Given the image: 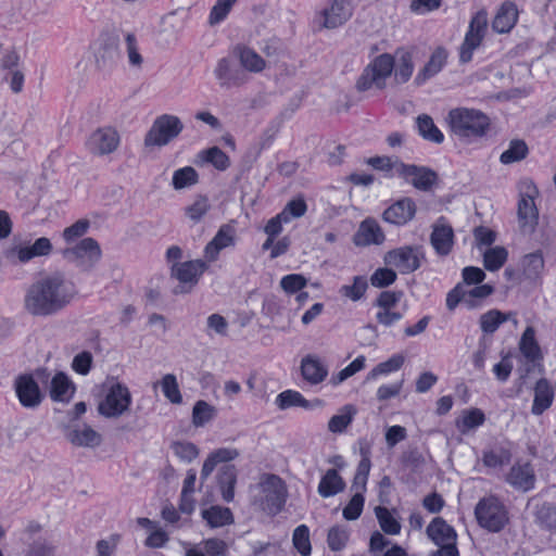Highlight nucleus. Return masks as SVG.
I'll list each match as a JSON object with an SVG mask.
<instances>
[{"instance_id": "49530a36", "label": "nucleus", "mask_w": 556, "mask_h": 556, "mask_svg": "<svg viewBox=\"0 0 556 556\" xmlns=\"http://www.w3.org/2000/svg\"><path fill=\"white\" fill-rule=\"evenodd\" d=\"M124 39L129 65L134 68H141L143 64V56L140 53L136 35L128 31L125 34Z\"/></svg>"}, {"instance_id": "37998d69", "label": "nucleus", "mask_w": 556, "mask_h": 556, "mask_svg": "<svg viewBox=\"0 0 556 556\" xmlns=\"http://www.w3.org/2000/svg\"><path fill=\"white\" fill-rule=\"evenodd\" d=\"M405 362V357L402 354H394L389 359L379 363L375 366L368 374L366 379L368 381L376 380L378 377L382 375H388L390 372L399 370Z\"/></svg>"}, {"instance_id": "7ed1b4c3", "label": "nucleus", "mask_w": 556, "mask_h": 556, "mask_svg": "<svg viewBox=\"0 0 556 556\" xmlns=\"http://www.w3.org/2000/svg\"><path fill=\"white\" fill-rule=\"evenodd\" d=\"M445 121L452 132L460 138L481 137L489 128L485 114L475 109L456 108L448 112Z\"/></svg>"}, {"instance_id": "ea45409f", "label": "nucleus", "mask_w": 556, "mask_h": 556, "mask_svg": "<svg viewBox=\"0 0 556 556\" xmlns=\"http://www.w3.org/2000/svg\"><path fill=\"white\" fill-rule=\"evenodd\" d=\"M357 409L354 405H344L337 415H333L328 421V430L332 433L343 432L352 422Z\"/></svg>"}, {"instance_id": "f3484780", "label": "nucleus", "mask_w": 556, "mask_h": 556, "mask_svg": "<svg viewBox=\"0 0 556 556\" xmlns=\"http://www.w3.org/2000/svg\"><path fill=\"white\" fill-rule=\"evenodd\" d=\"M52 251L51 241L41 237L37 239L31 245H15L5 252L8 260L18 263H27L35 257L47 256Z\"/></svg>"}, {"instance_id": "de8ad7c7", "label": "nucleus", "mask_w": 556, "mask_h": 556, "mask_svg": "<svg viewBox=\"0 0 556 556\" xmlns=\"http://www.w3.org/2000/svg\"><path fill=\"white\" fill-rule=\"evenodd\" d=\"M216 415V408L205 401H198L192 409V424L202 427L211 421Z\"/></svg>"}, {"instance_id": "864d4df0", "label": "nucleus", "mask_w": 556, "mask_h": 556, "mask_svg": "<svg viewBox=\"0 0 556 556\" xmlns=\"http://www.w3.org/2000/svg\"><path fill=\"white\" fill-rule=\"evenodd\" d=\"M366 358L365 356L361 355L356 357L351 364H349L346 367L341 369L338 374L333 375L330 379V382L333 386H339L350 377L354 376L355 374L359 372L365 368Z\"/></svg>"}, {"instance_id": "9d476101", "label": "nucleus", "mask_w": 556, "mask_h": 556, "mask_svg": "<svg viewBox=\"0 0 556 556\" xmlns=\"http://www.w3.org/2000/svg\"><path fill=\"white\" fill-rule=\"evenodd\" d=\"M121 143V136L112 126L99 127L91 132L86 146L88 151L96 156H104L114 153Z\"/></svg>"}, {"instance_id": "79ce46f5", "label": "nucleus", "mask_w": 556, "mask_h": 556, "mask_svg": "<svg viewBox=\"0 0 556 556\" xmlns=\"http://www.w3.org/2000/svg\"><path fill=\"white\" fill-rule=\"evenodd\" d=\"M418 131L420 136L429 141L441 143L444 140V136L441 130L434 125L433 119L427 115L421 114L416 119Z\"/></svg>"}, {"instance_id": "052dcab7", "label": "nucleus", "mask_w": 556, "mask_h": 556, "mask_svg": "<svg viewBox=\"0 0 556 556\" xmlns=\"http://www.w3.org/2000/svg\"><path fill=\"white\" fill-rule=\"evenodd\" d=\"M366 289L367 280L364 277L356 276L351 286L341 287L340 293L352 301H358L364 295Z\"/></svg>"}, {"instance_id": "2eb2a0df", "label": "nucleus", "mask_w": 556, "mask_h": 556, "mask_svg": "<svg viewBox=\"0 0 556 556\" xmlns=\"http://www.w3.org/2000/svg\"><path fill=\"white\" fill-rule=\"evenodd\" d=\"M237 242V229L235 222L231 220L222 225L215 236L204 248L203 256L208 263L218 260L219 253L224 249L232 248Z\"/></svg>"}, {"instance_id": "c9c22d12", "label": "nucleus", "mask_w": 556, "mask_h": 556, "mask_svg": "<svg viewBox=\"0 0 556 556\" xmlns=\"http://www.w3.org/2000/svg\"><path fill=\"white\" fill-rule=\"evenodd\" d=\"M553 401V391L548 384V382L544 379H541L536 382L534 389V400L532 405V414L541 415L544 410H546Z\"/></svg>"}, {"instance_id": "20e7f679", "label": "nucleus", "mask_w": 556, "mask_h": 556, "mask_svg": "<svg viewBox=\"0 0 556 556\" xmlns=\"http://www.w3.org/2000/svg\"><path fill=\"white\" fill-rule=\"evenodd\" d=\"M394 70V56L382 53L374 58L364 68L356 81L358 91L371 89L382 90L387 86V79L391 77Z\"/></svg>"}, {"instance_id": "603ef678", "label": "nucleus", "mask_w": 556, "mask_h": 556, "mask_svg": "<svg viewBox=\"0 0 556 556\" xmlns=\"http://www.w3.org/2000/svg\"><path fill=\"white\" fill-rule=\"evenodd\" d=\"M292 543L302 556H309L312 552L309 530L305 525L296 527L293 531Z\"/></svg>"}, {"instance_id": "69168bd1", "label": "nucleus", "mask_w": 556, "mask_h": 556, "mask_svg": "<svg viewBox=\"0 0 556 556\" xmlns=\"http://www.w3.org/2000/svg\"><path fill=\"white\" fill-rule=\"evenodd\" d=\"M202 547L207 556H227L229 551L228 543L219 538L204 540Z\"/></svg>"}, {"instance_id": "6ab92c4d", "label": "nucleus", "mask_w": 556, "mask_h": 556, "mask_svg": "<svg viewBox=\"0 0 556 556\" xmlns=\"http://www.w3.org/2000/svg\"><path fill=\"white\" fill-rule=\"evenodd\" d=\"M538 194L535 186L527 185V192L522 194L518 204V216L521 228L525 231H532L538 223V210L534 203V197Z\"/></svg>"}, {"instance_id": "2f4dec72", "label": "nucleus", "mask_w": 556, "mask_h": 556, "mask_svg": "<svg viewBox=\"0 0 556 556\" xmlns=\"http://www.w3.org/2000/svg\"><path fill=\"white\" fill-rule=\"evenodd\" d=\"M454 232L446 224H437L431 233V244L440 255H447L453 247Z\"/></svg>"}, {"instance_id": "c756f323", "label": "nucleus", "mask_w": 556, "mask_h": 556, "mask_svg": "<svg viewBox=\"0 0 556 556\" xmlns=\"http://www.w3.org/2000/svg\"><path fill=\"white\" fill-rule=\"evenodd\" d=\"M394 56V81L396 84L407 83L414 72L413 54L408 50L397 49Z\"/></svg>"}, {"instance_id": "0eeeda50", "label": "nucleus", "mask_w": 556, "mask_h": 556, "mask_svg": "<svg viewBox=\"0 0 556 556\" xmlns=\"http://www.w3.org/2000/svg\"><path fill=\"white\" fill-rule=\"evenodd\" d=\"M475 516L480 527L491 531H501L508 522L505 506L495 496H486L478 502Z\"/></svg>"}, {"instance_id": "680f3d73", "label": "nucleus", "mask_w": 556, "mask_h": 556, "mask_svg": "<svg viewBox=\"0 0 556 556\" xmlns=\"http://www.w3.org/2000/svg\"><path fill=\"white\" fill-rule=\"evenodd\" d=\"M307 285L303 275L290 274L281 278L280 287L288 294H294L301 291Z\"/></svg>"}, {"instance_id": "72a5a7b5", "label": "nucleus", "mask_w": 556, "mask_h": 556, "mask_svg": "<svg viewBox=\"0 0 556 556\" xmlns=\"http://www.w3.org/2000/svg\"><path fill=\"white\" fill-rule=\"evenodd\" d=\"M198 165L212 164L218 170H226L230 166V159L218 147L202 150L197 155Z\"/></svg>"}, {"instance_id": "f8f14e48", "label": "nucleus", "mask_w": 556, "mask_h": 556, "mask_svg": "<svg viewBox=\"0 0 556 556\" xmlns=\"http://www.w3.org/2000/svg\"><path fill=\"white\" fill-rule=\"evenodd\" d=\"M119 37L115 33H102L96 43L93 56L94 65L103 71L112 67L118 56Z\"/></svg>"}, {"instance_id": "f704fd0d", "label": "nucleus", "mask_w": 556, "mask_h": 556, "mask_svg": "<svg viewBox=\"0 0 556 556\" xmlns=\"http://www.w3.org/2000/svg\"><path fill=\"white\" fill-rule=\"evenodd\" d=\"M201 515L211 528H220L232 525L235 521L232 511L218 505L203 509Z\"/></svg>"}, {"instance_id": "5701e85b", "label": "nucleus", "mask_w": 556, "mask_h": 556, "mask_svg": "<svg viewBox=\"0 0 556 556\" xmlns=\"http://www.w3.org/2000/svg\"><path fill=\"white\" fill-rule=\"evenodd\" d=\"M447 56L448 53L445 48L437 47L432 51L428 62L418 71L415 77V83L417 85H422L427 80L439 74L445 66L447 62Z\"/></svg>"}, {"instance_id": "473e14b6", "label": "nucleus", "mask_w": 556, "mask_h": 556, "mask_svg": "<svg viewBox=\"0 0 556 556\" xmlns=\"http://www.w3.org/2000/svg\"><path fill=\"white\" fill-rule=\"evenodd\" d=\"M239 452L236 448L222 447L212 452L203 463L201 470V479L205 480L214 471L219 463H226L236 459Z\"/></svg>"}, {"instance_id": "c03bdc74", "label": "nucleus", "mask_w": 556, "mask_h": 556, "mask_svg": "<svg viewBox=\"0 0 556 556\" xmlns=\"http://www.w3.org/2000/svg\"><path fill=\"white\" fill-rule=\"evenodd\" d=\"M513 314H504L497 309H491L480 316V327L484 333H493L500 325L509 320Z\"/></svg>"}, {"instance_id": "e433bc0d", "label": "nucleus", "mask_w": 556, "mask_h": 556, "mask_svg": "<svg viewBox=\"0 0 556 556\" xmlns=\"http://www.w3.org/2000/svg\"><path fill=\"white\" fill-rule=\"evenodd\" d=\"M345 486L344 481L336 469H329L321 478L318 485V493L323 497H329L343 491Z\"/></svg>"}, {"instance_id": "cd10ccee", "label": "nucleus", "mask_w": 556, "mask_h": 556, "mask_svg": "<svg viewBox=\"0 0 556 556\" xmlns=\"http://www.w3.org/2000/svg\"><path fill=\"white\" fill-rule=\"evenodd\" d=\"M518 348L522 356L528 363H531L533 367L540 366L543 359V353L535 339V330L529 326L523 331Z\"/></svg>"}, {"instance_id": "412c9836", "label": "nucleus", "mask_w": 556, "mask_h": 556, "mask_svg": "<svg viewBox=\"0 0 556 556\" xmlns=\"http://www.w3.org/2000/svg\"><path fill=\"white\" fill-rule=\"evenodd\" d=\"M15 391L21 404L25 407H36L41 402V393L37 382L29 375H22L15 380Z\"/></svg>"}, {"instance_id": "0e129e2a", "label": "nucleus", "mask_w": 556, "mask_h": 556, "mask_svg": "<svg viewBox=\"0 0 556 556\" xmlns=\"http://www.w3.org/2000/svg\"><path fill=\"white\" fill-rule=\"evenodd\" d=\"M349 533L342 527H332L328 532L327 542L332 551H341L348 543Z\"/></svg>"}, {"instance_id": "4be33fe9", "label": "nucleus", "mask_w": 556, "mask_h": 556, "mask_svg": "<svg viewBox=\"0 0 556 556\" xmlns=\"http://www.w3.org/2000/svg\"><path fill=\"white\" fill-rule=\"evenodd\" d=\"M519 10L515 2L505 1L498 8L492 21V28L498 34L509 33L516 25Z\"/></svg>"}, {"instance_id": "aec40b11", "label": "nucleus", "mask_w": 556, "mask_h": 556, "mask_svg": "<svg viewBox=\"0 0 556 556\" xmlns=\"http://www.w3.org/2000/svg\"><path fill=\"white\" fill-rule=\"evenodd\" d=\"M397 172L405 180L420 190H429L438 179L435 172L426 167H417L415 165L401 164L397 167Z\"/></svg>"}, {"instance_id": "4d7b16f0", "label": "nucleus", "mask_w": 556, "mask_h": 556, "mask_svg": "<svg viewBox=\"0 0 556 556\" xmlns=\"http://www.w3.org/2000/svg\"><path fill=\"white\" fill-rule=\"evenodd\" d=\"M484 422V414L479 408L465 410L462 418L456 422L463 432L476 428Z\"/></svg>"}, {"instance_id": "ddd939ff", "label": "nucleus", "mask_w": 556, "mask_h": 556, "mask_svg": "<svg viewBox=\"0 0 556 556\" xmlns=\"http://www.w3.org/2000/svg\"><path fill=\"white\" fill-rule=\"evenodd\" d=\"M213 73L219 87L226 90L241 87L250 79L248 75L243 74L240 66L238 67L235 64V59L228 56L222 58L217 61Z\"/></svg>"}, {"instance_id": "393cba45", "label": "nucleus", "mask_w": 556, "mask_h": 556, "mask_svg": "<svg viewBox=\"0 0 556 556\" xmlns=\"http://www.w3.org/2000/svg\"><path fill=\"white\" fill-rule=\"evenodd\" d=\"M506 480L514 488L527 492L534 486V469L529 463H517L510 468Z\"/></svg>"}, {"instance_id": "4468645a", "label": "nucleus", "mask_w": 556, "mask_h": 556, "mask_svg": "<svg viewBox=\"0 0 556 556\" xmlns=\"http://www.w3.org/2000/svg\"><path fill=\"white\" fill-rule=\"evenodd\" d=\"M352 16V5L349 0H332L315 17L320 28L333 29L343 25Z\"/></svg>"}, {"instance_id": "dca6fc26", "label": "nucleus", "mask_w": 556, "mask_h": 556, "mask_svg": "<svg viewBox=\"0 0 556 556\" xmlns=\"http://www.w3.org/2000/svg\"><path fill=\"white\" fill-rule=\"evenodd\" d=\"M231 55L243 74L248 76L249 74H261L268 67L267 61L261 54L243 43L236 45L231 50Z\"/></svg>"}, {"instance_id": "b1692460", "label": "nucleus", "mask_w": 556, "mask_h": 556, "mask_svg": "<svg viewBox=\"0 0 556 556\" xmlns=\"http://www.w3.org/2000/svg\"><path fill=\"white\" fill-rule=\"evenodd\" d=\"M427 536L438 546L455 544L456 532L443 518L435 517L426 529Z\"/></svg>"}, {"instance_id": "4c0bfd02", "label": "nucleus", "mask_w": 556, "mask_h": 556, "mask_svg": "<svg viewBox=\"0 0 556 556\" xmlns=\"http://www.w3.org/2000/svg\"><path fill=\"white\" fill-rule=\"evenodd\" d=\"M73 393L74 386L65 374L59 372L52 378L50 395L54 401L66 402Z\"/></svg>"}, {"instance_id": "58836bf2", "label": "nucleus", "mask_w": 556, "mask_h": 556, "mask_svg": "<svg viewBox=\"0 0 556 556\" xmlns=\"http://www.w3.org/2000/svg\"><path fill=\"white\" fill-rule=\"evenodd\" d=\"M237 483V471L233 466H225L218 475V485L222 497L225 502H232L235 498V486Z\"/></svg>"}, {"instance_id": "423d86ee", "label": "nucleus", "mask_w": 556, "mask_h": 556, "mask_svg": "<svg viewBox=\"0 0 556 556\" xmlns=\"http://www.w3.org/2000/svg\"><path fill=\"white\" fill-rule=\"evenodd\" d=\"M184 130L182 121L173 114L157 116L144 136L146 148H163L179 137Z\"/></svg>"}, {"instance_id": "e2e57ef3", "label": "nucleus", "mask_w": 556, "mask_h": 556, "mask_svg": "<svg viewBox=\"0 0 556 556\" xmlns=\"http://www.w3.org/2000/svg\"><path fill=\"white\" fill-rule=\"evenodd\" d=\"M307 210L304 199H293L287 203L280 214L285 217V223H289L292 218L302 217Z\"/></svg>"}, {"instance_id": "3c124183", "label": "nucleus", "mask_w": 556, "mask_h": 556, "mask_svg": "<svg viewBox=\"0 0 556 556\" xmlns=\"http://www.w3.org/2000/svg\"><path fill=\"white\" fill-rule=\"evenodd\" d=\"M211 210L210 201L206 197L199 195L195 200L185 208L187 217L193 222L199 223Z\"/></svg>"}, {"instance_id": "09e8293b", "label": "nucleus", "mask_w": 556, "mask_h": 556, "mask_svg": "<svg viewBox=\"0 0 556 556\" xmlns=\"http://www.w3.org/2000/svg\"><path fill=\"white\" fill-rule=\"evenodd\" d=\"M528 154V147L522 140H513L507 150L500 157L503 164H511L523 160Z\"/></svg>"}, {"instance_id": "a878e982", "label": "nucleus", "mask_w": 556, "mask_h": 556, "mask_svg": "<svg viewBox=\"0 0 556 556\" xmlns=\"http://www.w3.org/2000/svg\"><path fill=\"white\" fill-rule=\"evenodd\" d=\"M416 205L410 199H402L389 206L383 213V219L390 224L404 225L413 219Z\"/></svg>"}, {"instance_id": "f03ea898", "label": "nucleus", "mask_w": 556, "mask_h": 556, "mask_svg": "<svg viewBox=\"0 0 556 556\" xmlns=\"http://www.w3.org/2000/svg\"><path fill=\"white\" fill-rule=\"evenodd\" d=\"M256 492L252 504L270 516H275L282 510L288 491L285 481L280 477L273 473L262 475L256 484Z\"/></svg>"}, {"instance_id": "39448f33", "label": "nucleus", "mask_w": 556, "mask_h": 556, "mask_svg": "<svg viewBox=\"0 0 556 556\" xmlns=\"http://www.w3.org/2000/svg\"><path fill=\"white\" fill-rule=\"evenodd\" d=\"M132 395L129 388L113 379L104 397L98 404V413L105 418H119L129 413Z\"/></svg>"}, {"instance_id": "13d9d810", "label": "nucleus", "mask_w": 556, "mask_h": 556, "mask_svg": "<svg viewBox=\"0 0 556 556\" xmlns=\"http://www.w3.org/2000/svg\"><path fill=\"white\" fill-rule=\"evenodd\" d=\"M276 404L280 409H287L292 406H307V401L301 393L292 390H287L278 394Z\"/></svg>"}, {"instance_id": "5fc2aeb1", "label": "nucleus", "mask_w": 556, "mask_h": 556, "mask_svg": "<svg viewBox=\"0 0 556 556\" xmlns=\"http://www.w3.org/2000/svg\"><path fill=\"white\" fill-rule=\"evenodd\" d=\"M198 173L191 166L177 169L173 175V186L175 189H184L198 182Z\"/></svg>"}, {"instance_id": "a19ab883", "label": "nucleus", "mask_w": 556, "mask_h": 556, "mask_svg": "<svg viewBox=\"0 0 556 556\" xmlns=\"http://www.w3.org/2000/svg\"><path fill=\"white\" fill-rule=\"evenodd\" d=\"M161 387L163 395L172 403L179 405L182 403V395L179 389L177 378L173 374L164 375L160 381L153 384V388Z\"/></svg>"}, {"instance_id": "774afa93", "label": "nucleus", "mask_w": 556, "mask_h": 556, "mask_svg": "<svg viewBox=\"0 0 556 556\" xmlns=\"http://www.w3.org/2000/svg\"><path fill=\"white\" fill-rule=\"evenodd\" d=\"M89 226H90L89 220L79 219L63 230V233H62L63 239L66 242H73L76 239L86 235L89 229Z\"/></svg>"}, {"instance_id": "6e6d98bb", "label": "nucleus", "mask_w": 556, "mask_h": 556, "mask_svg": "<svg viewBox=\"0 0 556 556\" xmlns=\"http://www.w3.org/2000/svg\"><path fill=\"white\" fill-rule=\"evenodd\" d=\"M174 454L185 463H191L199 456V448L191 442L175 441L170 444Z\"/></svg>"}, {"instance_id": "6e6552de", "label": "nucleus", "mask_w": 556, "mask_h": 556, "mask_svg": "<svg viewBox=\"0 0 556 556\" xmlns=\"http://www.w3.org/2000/svg\"><path fill=\"white\" fill-rule=\"evenodd\" d=\"M63 256L79 268L90 270L100 262L102 250L93 238H84L75 245L66 248Z\"/></svg>"}, {"instance_id": "1a4fd4ad", "label": "nucleus", "mask_w": 556, "mask_h": 556, "mask_svg": "<svg viewBox=\"0 0 556 556\" xmlns=\"http://www.w3.org/2000/svg\"><path fill=\"white\" fill-rule=\"evenodd\" d=\"M206 260H194L187 262H177L172 265V276L179 281V286L176 288V293H188L199 282L200 277L207 269Z\"/></svg>"}, {"instance_id": "a18cd8bd", "label": "nucleus", "mask_w": 556, "mask_h": 556, "mask_svg": "<svg viewBox=\"0 0 556 556\" xmlns=\"http://www.w3.org/2000/svg\"><path fill=\"white\" fill-rule=\"evenodd\" d=\"M508 257V252L504 247H494L483 253V265L489 271H496L503 267Z\"/></svg>"}, {"instance_id": "bf43d9fd", "label": "nucleus", "mask_w": 556, "mask_h": 556, "mask_svg": "<svg viewBox=\"0 0 556 556\" xmlns=\"http://www.w3.org/2000/svg\"><path fill=\"white\" fill-rule=\"evenodd\" d=\"M236 2L237 0H217L210 12V25H216L224 21Z\"/></svg>"}, {"instance_id": "bb28decb", "label": "nucleus", "mask_w": 556, "mask_h": 556, "mask_svg": "<svg viewBox=\"0 0 556 556\" xmlns=\"http://www.w3.org/2000/svg\"><path fill=\"white\" fill-rule=\"evenodd\" d=\"M384 241V233L375 219H365L361 223L358 230L353 237V242L358 247L381 244Z\"/></svg>"}, {"instance_id": "a211bd4d", "label": "nucleus", "mask_w": 556, "mask_h": 556, "mask_svg": "<svg viewBox=\"0 0 556 556\" xmlns=\"http://www.w3.org/2000/svg\"><path fill=\"white\" fill-rule=\"evenodd\" d=\"M420 253L412 247H402L388 252L384 261L402 274H408L420 266Z\"/></svg>"}, {"instance_id": "c85d7f7f", "label": "nucleus", "mask_w": 556, "mask_h": 556, "mask_svg": "<svg viewBox=\"0 0 556 556\" xmlns=\"http://www.w3.org/2000/svg\"><path fill=\"white\" fill-rule=\"evenodd\" d=\"M301 371L303 378L312 384L323 382L328 375L327 367L315 355H307L302 359Z\"/></svg>"}, {"instance_id": "f257e3e1", "label": "nucleus", "mask_w": 556, "mask_h": 556, "mask_svg": "<svg viewBox=\"0 0 556 556\" xmlns=\"http://www.w3.org/2000/svg\"><path fill=\"white\" fill-rule=\"evenodd\" d=\"M77 293L75 282L66 274L50 273L26 288L23 309L33 317H49L67 307Z\"/></svg>"}, {"instance_id": "8fccbe9b", "label": "nucleus", "mask_w": 556, "mask_h": 556, "mask_svg": "<svg viewBox=\"0 0 556 556\" xmlns=\"http://www.w3.org/2000/svg\"><path fill=\"white\" fill-rule=\"evenodd\" d=\"M376 517L379 521L380 528L387 534H399L401 531L400 522L393 517L390 510L386 507L378 506L375 509Z\"/></svg>"}, {"instance_id": "338daca9", "label": "nucleus", "mask_w": 556, "mask_h": 556, "mask_svg": "<svg viewBox=\"0 0 556 556\" xmlns=\"http://www.w3.org/2000/svg\"><path fill=\"white\" fill-rule=\"evenodd\" d=\"M55 546L46 539L34 541L27 548L26 556H54Z\"/></svg>"}, {"instance_id": "9b49d317", "label": "nucleus", "mask_w": 556, "mask_h": 556, "mask_svg": "<svg viewBox=\"0 0 556 556\" xmlns=\"http://www.w3.org/2000/svg\"><path fill=\"white\" fill-rule=\"evenodd\" d=\"M488 27V15L484 11L477 12L470 21L469 29L460 47L459 58L467 63L472 58V52L481 45Z\"/></svg>"}, {"instance_id": "7c9ffc66", "label": "nucleus", "mask_w": 556, "mask_h": 556, "mask_svg": "<svg viewBox=\"0 0 556 556\" xmlns=\"http://www.w3.org/2000/svg\"><path fill=\"white\" fill-rule=\"evenodd\" d=\"M67 439L73 445L81 447H96L102 442L101 434L88 425L71 430L67 434Z\"/></svg>"}]
</instances>
